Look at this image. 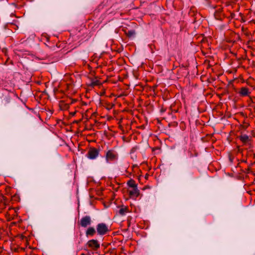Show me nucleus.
I'll return each mask as SVG.
<instances>
[{
  "instance_id": "f8f14e48",
  "label": "nucleus",
  "mask_w": 255,
  "mask_h": 255,
  "mask_svg": "<svg viewBox=\"0 0 255 255\" xmlns=\"http://www.w3.org/2000/svg\"><path fill=\"white\" fill-rule=\"evenodd\" d=\"M240 139L243 142L246 143L249 140V136L247 134H243L240 136Z\"/></svg>"
},
{
  "instance_id": "39448f33",
  "label": "nucleus",
  "mask_w": 255,
  "mask_h": 255,
  "mask_svg": "<svg viewBox=\"0 0 255 255\" xmlns=\"http://www.w3.org/2000/svg\"><path fill=\"white\" fill-rule=\"evenodd\" d=\"M91 217L89 216H86L81 218L79 224L81 227L86 228L88 226L91 225Z\"/></svg>"
},
{
  "instance_id": "9b49d317",
  "label": "nucleus",
  "mask_w": 255,
  "mask_h": 255,
  "mask_svg": "<svg viewBox=\"0 0 255 255\" xmlns=\"http://www.w3.org/2000/svg\"><path fill=\"white\" fill-rule=\"evenodd\" d=\"M128 212V208L127 207H122L121 208L119 211V214L123 216L126 213Z\"/></svg>"
},
{
  "instance_id": "f03ea898",
  "label": "nucleus",
  "mask_w": 255,
  "mask_h": 255,
  "mask_svg": "<svg viewBox=\"0 0 255 255\" xmlns=\"http://www.w3.org/2000/svg\"><path fill=\"white\" fill-rule=\"evenodd\" d=\"M100 153V149L95 147H91L86 155L87 157L90 159H95Z\"/></svg>"
},
{
  "instance_id": "0eeeda50",
  "label": "nucleus",
  "mask_w": 255,
  "mask_h": 255,
  "mask_svg": "<svg viewBox=\"0 0 255 255\" xmlns=\"http://www.w3.org/2000/svg\"><path fill=\"white\" fill-rule=\"evenodd\" d=\"M239 94L240 96L245 97L249 96V95L250 94V92H249V89L248 88L242 87L239 92Z\"/></svg>"
},
{
  "instance_id": "423d86ee",
  "label": "nucleus",
  "mask_w": 255,
  "mask_h": 255,
  "mask_svg": "<svg viewBox=\"0 0 255 255\" xmlns=\"http://www.w3.org/2000/svg\"><path fill=\"white\" fill-rule=\"evenodd\" d=\"M129 195L130 197H137L139 195V191L137 187L132 188V190H129Z\"/></svg>"
},
{
  "instance_id": "f257e3e1",
  "label": "nucleus",
  "mask_w": 255,
  "mask_h": 255,
  "mask_svg": "<svg viewBox=\"0 0 255 255\" xmlns=\"http://www.w3.org/2000/svg\"><path fill=\"white\" fill-rule=\"evenodd\" d=\"M118 157V153L114 149L108 150L105 155L106 160L108 163L117 160Z\"/></svg>"
},
{
  "instance_id": "f3484780",
  "label": "nucleus",
  "mask_w": 255,
  "mask_h": 255,
  "mask_svg": "<svg viewBox=\"0 0 255 255\" xmlns=\"http://www.w3.org/2000/svg\"><path fill=\"white\" fill-rule=\"evenodd\" d=\"M148 176V175H145V178L146 179H147V178Z\"/></svg>"
},
{
  "instance_id": "1a4fd4ad",
  "label": "nucleus",
  "mask_w": 255,
  "mask_h": 255,
  "mask_svg": "<svg viewBox=\"0 0 255 255\" xmlns=\"http://www.w3.org/2000/svg\"><path fill=\"white\" fill-rule=\"evenodd\" d=\"M96 232V231L94 227H89L86 232V235L87 237L93 236Z\"/></svg>"
},
{
  "instance_id": "dca6fc26",
  "label": "nucleus",
  "mask_w": 255,
  "mask_h": 255,
  "mask_svg": "<svg viewBox=\"0 0 255 255\" xmlns=\"http://www.w3.org/2000/svg\"><path fill=\"white\" fill-rule=\"evenodd\" d=\"M71 115L72 116H74L76 114V112H74L73 113H70Z\"/></svg>"
},
{
  "instance_id": "20e7f679",
  "label": "nucleus",
  "mask_w": 255,
  "mask_h": 255,
  "mask_svg": "<svg viewBox=\"0 0 255 255\" xmlns=\"http://www.w3.org/2000/svg\"><path fill=\"white\" fill-rule=\"evenodd\" d=\"M87 245L88 246L89 248H91L92 250L94 251H97L100 247V245L98 241L96 240H89L87 243Z\"/></svg>"
},
{
  "instance_id": "2eb2a0df",
  "label": "nucleus",
  "mask_w": 255,
  "mask_h": 255,
  "mask_svg": "<svg viewBox=\"0 0 255 255\" xmlns=\"http://www.w3.org/2000/svg\"><path fill=\"white\" fill-rule=\"evenodd\" d=\"M5 104H7L10 102V98L8 96H5L4 98Z\"/></svg>"
},
{
  "instance_id": "ddd939ff",
  "label": "nucleus",
  "mask_w": 255,
  "mask_h": 255,
  "mask_svg": "<svg viewBox=\"0 0 255 255\" xmlns=\"http://www.w3.org/2000/svg\"><path fill=\"white\" fill-rule=\"evenodd\" d=\"M135 34V32L134 30H130L128 31V32H126V34L128 37H131L133 36Z\"/></svg>"
},
{
  "instance_id": "9d476101",
  "label": "nucleus",
  "mask_w": 255,
  "mask_h": 255,
  "mask_svg": "<svg viewBox=\"0 0 255 255\" xmlns=\"http://www.w3.org/2000/svg\"><path fill=\"white\" fill-rule=\"evenodd\" d=\"M127 184L129 187L131 188L137 187V184L135 183V181L131 179L128 181Z\"/></svg>"
},
{
  "instance_id": "7ed1b4c3",
  "label": "nucleus",
  "mask_w": 255,
  "mask_h": 255,
  "mask_svg": "<svg viewBox=\"0 0 255 255\" xmlns=\"http://www.w3.org/2000/svg\"><path fill=\"white\" fill-rule=\"evenodd\" d=\"M96 229L98 234L102 236L106 235L109 231L108 226L103 223L98 224Z\"/></svg>"
},
{
  "instance_id": "6e6552de",
  "label": "nucleus",
  "mask_w": 255,
  "mask_h": 255,
  "mask_svg": "<svg viewBox=\"0 0 255 255\" xmlns=\"http://www.w3.org/2000/svg\"><path fill=\"white\" fill-rule=\"evenodd\" d=\"M6 199L4 196L0 195V209H3L5 207L6 205Z\"/></svg>"
},
{
  "instance_id": "4468645a",
  "label": "nucleus",
  "mask_w": 255,
  "mask_h": 255,
  "mask_svg": "<svg viewBox=\"0 0 255 255\" xmlns=\"http://www.w3.org/2000/svg\"><path fill=\"white\" fill-rule=\"evenodd\" d=\"M100 84V81L99 80H94L92 81L90 85L92 87H94V86H98V85H99Z\"/></svg>"
}]
</instances>
